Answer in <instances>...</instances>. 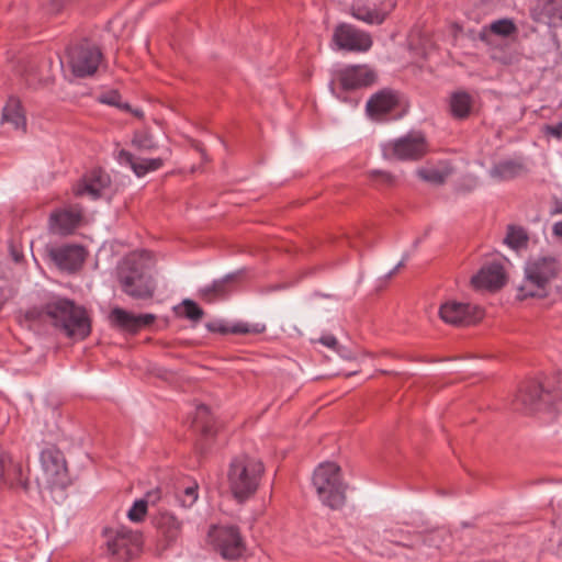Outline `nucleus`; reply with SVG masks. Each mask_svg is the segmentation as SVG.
Returning <instances> with one entry per match:
<instances>
[{"label": "nucleus", "mask_w": 562, "mask_h": 562, "mask_svg": "<svg viewBox=\"0 0 562 562\" xmlns=\"http://www.w3.org/2000/svg\"><path fill=\"white\" fill-rule=\"evenodd\" d=\"M26 326L41 331L44 325H50L69 338L82 340L91 331V323L85 307L67 297H54L42 307H32L24 314Z\"/></svg>", "instance_id": "1"}, {"label": "nucleus", "mask_w": 562, "mask_h": 562, "mask_svg": "<svg viewBox=\"0 0 562 562\" xmlns=\"http://www.w3.org/2000/svg\"><path fill=\"white\" fill-rule=\"evenodd\" d=\"M151 254L147 250L126 256L117 266V279L124 293L136 300L153 297L156 284L150 276Z\"/></svg>", "instance_id": "2"}, {"label": "nucleus", "mask_w": 562, "mask_h": 562, "mask_svg": "<svg viewBox=\"0 0 562 562\" xmlns=\"http://www.w3.org/2000/svg\"><path fill=\"white\" fill-rule=\"evenodd\" d=\"M562 271V261L554 256H538L530 258L525 265V277L517 286V299H543L549 294L550 283Z\"/></svg>", "instance_id": "3"}, {"label": "nucleus", "mask_w": 562, "mask_h": 562, "mask_svg": "<svg viewBox=\"0 0 562 562\" xmlns=\"http://www.w3.org/2000/svg\"><path fill=\"white\" fill-rule=\"evenodd\" d=\"M42 470L35 477L40 492L58 502L64 498V491L70 479L66 460L60 450L55 447L47 448L41 453Z\"/></svg>", "instance_id": "4"}, {"label": "nucleus", "mask_w": 562, "mask_h": 562, "mask_svg": "<svg viewBox=\"0 0 562 562\" xmlns=\"http://www.w3.org/2000/svg\"><path fill=\"white\" fill-rule=\"evenodd\" d=\"M263 471L260 460L247 454L235 457L227 472V481L234 498L244 502L251 497L259 486Z\"/></svg>", "instance_id": "5"}, {"label": "nucleus", "mask_w": 562, "mask_h": 562, "mask_svg": "<svg viewBox=\"0 0 562 562\" xmlns=\"http://www.w3.org/2000/svg\"><path fill=\"white\" fill-rule=\"evenodd\" d=\"M313 485L325 506L339 509L345 505L347 484L342 480L340 467L336 463H321L314 471Z\"/></svg>", "instance_id": "6"}, {"label": "nucleus", "mask_w": 562, "mask_h": 562, "mask_svg": "<svg viewBox=\"0 0 562 562\" xmlns=\"http://www.w3.org/2000/svg\"><path fill=\"white\" fill-rule=\"evenodd\" d=\"M376 72L368 65H350L335 70L329 82L330 92L341 99L337 91H353L372 86L376 81Z\"/></svg>", "instance_id": "7"}, {"label": "nucleus", "mask_w": 562, "mask_h": 562, "mask_svg": "<svg viewBox=\"0 0 562 562\" xmlns=\"http://www.w3.org/2000/svg\"><path fill=\"white\" fill-rule=\"evenodd\" d=\"M101 60L102 52L88 41H83L67 50V65L74 76L78 78L93 76Z\"/></svg>", "instance_id": "8"}, {"label": "nucleus", "mask_w": 562, "mask_h": 562, "mask_svg": "<svg viewBox=\"0 0 562 562\" xmlns=\"http://www.w3.org/2000/svg\"><path fill=\"white\" fill-rule=\"evenodd\" d=\"M106 547L109 553L117 561L127 562L142 550V533L124 527L115 531H106Z\"/></svg>", "instance_id": "9"}, {"label": "nucleus", "mask_w": 562, "mask_h": 562, "mask_svg": "<svg viewBox=\"0 0 562 562\" xmlns=\"http://www.w3.org/2000/svg\"><path fill=\"white\" fill-rule=\"evenodd\" d=\"M427 150L428 145L426 138L419 132H411L383 146V155L385 158H395L398 160H418Z\"/></svg>", "instance_id": "10"}, {"label": "nucleus", "mask_w": 562, "mask_h": 562, "mask_svg": "<svg viewBox=\"0 0 562 562\" xmlns=\"http://www.w3.org/2000/svg\"><path fill=\"white\" fill-rule=\"evenodd\" d=\"M210 537L216 550L226 560H237L246 550L240 532L234 526L214 527L210 531Z\"/></svg>", "instance_id": "11"}, {"label": "nucleus", "mask_w": 562, "mask_h": 562, "mask_svg": "<svg viewBox=\"0 0 562 562\" xmlns=\"http://www.w3.org/2000/svg\"><path fill=\"white\" fill-rule=\"evenodd\" d=\"M439 316L447 324L469 326L482 319L483 311L479 306L469 303L447 301L441 304Z\"/></svg>", "instance_id": "12"}, {"label": "nucleus", "mask_w": 562, "mask_h": 562, "mask_svg": "<svg viewBox=\"0 0 562 562\" xmlns=\"http://www.w3.org/2000/svg\"><path fill=\"white\" fill-rule=\"evenodd\" d=\"M333 41L339 49L351 52H367L372 46V40L368 33L347 23L336 26Z\"/></svg>", "instance_id": "13"}, {"label": "nucleus", "mask_w": 562, "mask_h": 562, "mask_svg": "<svg viewBox=\"0 0 562 562\" xmlns=\"http://www.w3.org/2000/svg\"><path fill=\"white\" fill-rule=\"evenodd\" d=\"M46 251L58 269L67 272L77 271L82 266L87 255L82 246L72 244L47 247Z\"/></svg>", "instance_id": "14"}, {"label": "nucleus", "mask_w": 562, "mask_h": 562, "mask_svg": "<svg viewBox=\"0 0 562 562\" xmlns=\"http://www.w3.org/2000/svg\"><path fill=\"white\" fill-rule=\"evenodd\" d=\"M394 7L395 3L392 0H382L379 4L355 0L350 13L357 20L368 24H382Z\"/></svg>", "instance_id": "15"}, {"label": "nucleus", "mask_w": 562, "mask_h": 562, "mask_svg": "<svg viewBox=\"0 0 562 562\" xmlns=\"http://www.w3.org/2000/svg\"><path fill=\"white\" fill-rule=\"evenodd\" d=\"M53 60L50 58L41 61L30 59L22 61L19 68V74L24 77L29 87L36 88L37 86H48L54 81V76L50 72Z\"/></svg>", "instance_id": "16"}, {"label": "nucleus", "mask_w": 562, "mask_h": 562, "mask_svg": "<svg viewBox=\"0 0 562 562\" xmlns=\"http://www.w3.org/2000/svg\"><path fill=\"white\" fill-rule=\"evenodd\" d=\"M0 482L11 488H29L27 476L24 475L22 464L0 446Z\"/></svg>", "instance_id": "17"}, {"label": "nucleus", "mask_w": 562, "mask_h": 562, "mask_svg": "<svg viewBox=\"0 0 562 562\" xmlns=\"http://www.w3.org/2000/svg\"><path fill=\"white\" fill-rule=\"evenodd\" d=\"M110 322L113 326L128 333H137L143 327L151 325L156 316L154 314L135 315L121 307H114L110 313Z\"/></svg>", "instance_id": "18"}, {"label": "nucleus", "mask_w": 562, "mask_h": 562, "mask_svg": "<svg viewBox=\"0 0 562 562\" xmlns=\"http://www.w3.org/2000/svg\"><path fill=\"white\" fill-rule=\"evenodd\" d=\"M471 283L475 289L498 290L505 284V272L501 263L493 262L481 268L472 277Z\"/></svg>", "instance_id": "19"}, {"label": "nucleus", "mask_w": 562, "mask_h": 562, "mask_svg": "<svg viewBox=\"0 0 562 562\" xmlns=\"http://www.w3.org/2000/svg\"><path fill=\"white\" fill-rule=\"evenodd\" d=\"M536 22L558 27L562 25V0H537L531 10Z\"/></svg>", "instance_id": "20"}, {"label": "nucleus", "mask_w": 562, "mask_h": 562, "mask_svg": "<svg viewBox=\"0 0 562 562\" xmlns=\"http://www.w3.org/2000/svg\"><path fill=\"white\" fill-rule=\"evenodd\" d=\"M542 393L543 389L539 382L535 380L525 382L516 395V408L525 412L536 411L541 402Z\"/></svg>", "instance_id": "21"}, {"label": "nucleus", "mask_w": 562, "mask_h": 562, "mask_svg": "<svg viewBox=\"0 0 562 562\" xmlns=\"http://www.w3.org/2000/svg\"><path fill=\"white\" fill-rule=\"evenodd\" d=\"M398 103V94L390 89H383L374 93L367 102V113L371 117L378 119L391 112Z\"/></svg>", "instance_id": "22"}, {"label": "nucleus", "mask_w": 562, "mask_h": 562, "mask_svg": "<svg viewBox=\"0 0 562 562\" xmlns=\"http://www.w3.org/2000/svg\"><path fill=\"white\" fill-rule=\"evenodd\" d=\"M82 217V210L78 206L64 209L50 215L53 229L60 234H70L79 224Z\"/></svg>", "instance_id": "23"}, {"label": "nucleus", "mask_w": 562, "mask_h": 562, "mask_svg": "<svg viewBox=\"0 0 562 562\" xmlns=\"http://www.w3.org/2000/svg\"><path fill=\"white\" fill-rule=\"evenodd\" d=\"M518 27L512 19L504 18L493 21L488 25L482 27L479 37L482 42L491 44L492 37L509 38L517 35Z\"/></svg>", "instance_id": "24"}, {"label": "nucleus", "mask_w": 562, "mask_h": 562, "mask_svg": "<svg viewBox=\"0 0 562 562\" xmlns=\"http://www.w3.org/2000/svg\"><path fill=\"white\" fill-rule=\"evenodd\" d=\"M117 160L122 165L131 167L137 177H143L149 171L159 169L164 161L161 158L153 159H139L135 158L133 154L125 149H121L116 156Z\"/></svg>", "instance_id": "25"}, {"label": "nucleus", "mask_w": 562, "mask_h": 562, "mask_svg": "<svg viewBox=\"0 0 562 562\" xmlns=\"http://www.w3.org/2000/svg\"><path fill=\"white\" fill-rule=\"evenodd\" d=\"M108 176L100 170H95L76 187L75 194L78 196L88 194L92 199H98L101 195L102 189L108 186Z\"/></svg>", "instance_id": "26"}, {"label": "nucleus", "mask_w": 562, "mask_h": 562, "mask_svg": "<svg viewBox=\"0 0 562 562\" xmlns=\"http://www.w3.org/2000/svg\"><path fill=\"white\" fill-rule=\"evenodd\" d=\"M2 123L11 124L14 130H24L26 119L21 101L15 97H10L2 110Z\"/></svg>", "instance_id": "27"}, {"label": "nucleus", "mask_w": 562, "mask_h": 562, "mask_svg": "<svg viewBox=\"0 0 562 562\" xmlns=\"http://www.w3.org/2000/svg\"><path fill=\"white\" fill-rule=\"evenodd\" d=\"M236 274H227L220 280H215L211 285H206L200 290V295L207 302H213L217 297H224L233 288Z\"/></svg>", "instance_id": "28"}, {"label": "nucleus", "mask_w": 562, "mask_h": 562, "mask_svg": "<svg viewBox=\"0 0 562 562\" xmlns=\"http://www.w3.org/2000/svg\"><path fill=\"white\" fill-rule=\"evenodd\" d=\"M453 172V168L447 164L441 162L436 167H426L417 170V175L424 181L432 184H442Z\"/></svg>", "instance_id": "29"}, {"label": "nucleus", "mask_w": 562, "mask_h": 562, "mask_svg": "<svg viewBox=\"0 0 562 562\" xmlns=\"http://www.w3.org/2000/svg\"><path fill=\"white\" fill-rule=\"evenodd\" d=\"M521 169V164L516 160H502L490 169V176L497 181H507L516 178Z\"/></svg>", "instance_id": "30"}, {"label": "nucleus", "mask_w": 562, "mask_h": 562, "mask_svg": "<svg viewBox=\"0 0 562 562\" xmlns=\"http://www.w3.org/2000/svg\"><path fill=\"white\" fill-rule=\"evenodd\" d=\"M207 328L211 331L221 334H260L265 331L266 326L260 324L236 323L228 327L218 323H209Z\"/></svg>", "instance_id": "31"}, {"label": "nucleus", "mask_w": 562, "mask_h": 562, "mask_svg": "<svg viewBox=\"0 0 562 562\" xmlns=\"http://www.w3.org/2000/svg\"><path fill=\"white\" fill-rule=\"evenodd\" d=\"M157 528L167 542L171 543L179 537L181 524L173 515L165 513L157 519Z\"/></svg>", "instance_id": "32"}, {"label": "nucleus", "mask_w": 562, "mask_h": 562, "mask_svg": "<svg viewBox=\"0 0 562 562\" xmlns=\"http://www.w3.org/2000/svg\"><path fill=\"white\" fill-rule=\"evenodd\" d=\"M450 110L454 117H467L471 110V97L463 91L454 92L450 98Z\"/></svg>", "instance_id": "33"}, {"label": "nucleus", "mask_w": 562, "mask_h": 562, "mask_svg": "<svg viewBox=\"0 0 562 562\" xmlns=\"http://www.w3.org/2000/svg\"><path fill=\"white\" fill-rule=\"evenodd\" d=\"M528 234L527 231L520 226L509 225L507 228L506 237L504 243L515 250L527 248L528 246Z\"/></svg>", "instance_id": "34"}, {"label": "nucleus", "mask_w": 562, "mask_h": 562, "mask_svg": "<svg viewBox=\"0 0 562 562\" xmlns=\"http://www.w3.org/2000/svg\"><path fill=\"white\" fill-rule=\"evenodd\" d=\"M193 427L201 431L204 437H212L215 434L212 425V418L210 416V409L206 405L202 404L196 407Z\"/></svg>", "instance_id": "35"}, {"label": "nucleus", "mask_w": 562, "mask_h": 562, "mask_svg": "<svg viewBox=\"0 0 562 562\" xmlns=\"http://www.w3.org/2000/svg\"><path fill=\"white\" fill-rule=\"evenodd\" d=\"M132 145L142 151H153L157 148V144L154 140L153 135L147 131L135 132L132 139Z\"/></svg>", "instance_id": "36"}, {"label": "nucleus", "mask_w": 562, "mask_h": 562, "mask_svg": "<svg viewBox=\"0 0 562 562\" xmlns=\"http://www.w3.org/2000/svg\"><path fill=\"white\" fill-rule=\"evenodd\" d=\"M181 307L183 308V316L194 323L200 322L204 316L203 310L190 299L183 300Z\"/></svg>", "instance_id": "37"}, {"label": "nucleus", "mask_w": 562, "mask_h": 562, "mask_svg": "<svg viewBox=\"0 0 562 562\" xmlns=\"http://www.w3.org/2000/svg\"><path fill=\"white\" fill-rule=\"evenodd\" d=\"M148 499L136 501L127 513L130 520L134 522H140L144 520L147 514Z\"/></svg>", "instance_id": "38"}, {"label": "nucleus", "mask_w": 562, "mask_h": 562, "mask_svg": "<svg viewBox=\"0 0 562 562\" xmlns=\"http://www.w3.org/2000/svg\"><path fill=\"white\" fill-rule=\"evenodd\" d=\"M120 99H121V95L116 90H111V91L104 92L99 98L100 102H102L104 104L130 110L128 104H122L120 102Z\"/></svg>", "instance_id": "39"}, {"label": "nucleus", "mask_w": 562, "mask_h": 562, "mask_svg": "<svg viewBox=\"0 0 562 562\" xmlns=\"http://www.w3.org/2000/svg\"><path fill=\"white\" fill-rule=\"evenodd\" d=\"M371 179L375 180L376 182L384 184V186H392L395 182L394 176H392L389 172L381 171V170H372L370 171Z\"/></svg>", "instance_id": "40"}, {"label": "nucleus", "mask_w": 562, "mask_h": 562, "mask_svg": "<svg viewBox=\"0 0 562 562\" xmlns=\"http://www.w3.org/2000/svg\"><path fill=\"white\" fill-rule=\"evenodd\" d=\"M198 498V485L188 486L183 491V496L180 498L181 503L186 507L192 506Z\"/></svg>", "instance_id": "41"}, {"label": "nucleus", "mask_w": 562, "mask_h": 562, "mask_svg": "<svg viewBox=\"0 0 562 562\" xmlns=\"http://www.w3.org/2000/svg\"><path fill=\"white\" fill-rule=\"evenodd\" d=\"M476 186H477V178L470 175V176H465L462 178V180L458 184L457 190L459 192L467 193V192L473 191L476 188Z\"/></svg>", "instance_id": "42"}, {"label": "nucleus", "mask_w": 562, "mask_h": 562, "mask_svg": "<svg viewBox=\"0 0 562 562\" xmlns=\"http://www.w3.org/2000/svg\"><path fill=\"white\" fill-rule=\"evenodd\" d=\"M544 133L555 138H562V122L555 125H546Z\"/></svg>", "instance_id": "43"}, {"label": "nucleus", "mask_w": 562, "mask_h": 562, "mask_svg": "<svg viewBox=\"0 0 562 562\" xmlns=\"http://www.w3.org/2000/svg\"><path fill=\"white\" fill-rule=\"evenodd\" d=\"M319 341L331 349H334L336 352H340V346L337 341V339L334 336H323Z\"/></svg>", "instance_id": "44"}, {"label": "nucleus", "mask_w": 562, "mask_h": 562, "mask_svg": "<svg viewBox=\"0 0 562 562\" xmlns=\"http://www.w3.org/2000/svg\"><path fill=\"white\" fill-rule=\"evenodd\" d=\"M159 497H160V495H159L158 491H151L146 494L144 499H148V504L149 503L154 504L159 499Z\"/></svg>", "instance_id": "45"}, {"label": "nucleus", "mask_w": 562, "mask_h": 562, "mask_svg": "<svg viewBox=\"0 0 562 562\" xmlns=\"http://www.w3.org/2000/svg\"><path fill=\"white\" fill-rule=\"evenodd\" d=\"M11 256L15 262H20L23 259V254L16 250L13 246L10 247Z\"/></svg>", "instance_id": "46"}, {"label": "nucleus", "mask_w": 562, "mask_h": 562, "mask_svg": "<svg viewBox=\"0 0 562 562\" xmlns=\"http://www.w3.org/2000/svg\"><path fill=\"white\" fill-rule=\"evenodd\" d=\"M552 233L553 235L562 239V222H558L553 225Z\"/></svg>", "instance_id": "47"}, {"label": "nucleus", "mask_w": 562, "mask_h": 562, "mask_svg": "<svg viewBox=\"0 0 562 562\" xmlns=\"http://www.w3.org/2000/svg\"><path fill=\"white\" fill-rule=\"evenodd\" d=\"M551 214H562V200L555 202L554 209L551 211Z\"/></svg>", "instance_id": "48"}, {"label": "nucleus", "mask_w": 562, "mask_h": 562, "mask_svg": "<svg viewBox=\"0 0 562 562\" xmlns=\"http://www.w3.org/2000/svg\"><path fill=\"white\" fill-rule=\"evenodd\" d=\"M404 266V261H401L392 271H390L387 274H386V278H392L400 268H402Z\"/></svg>", "instance_id": "49"}, {"label": "nucleus", "mask_w": 562, "mask_h": 562, "mask_svg": "<svg viewBox=\"0 0 562 562\" xmlns=\"http://www.w3.org/2000/svg\"><path fill=\"white\" fill-rule=\"evenodd\" d=\"M341 357L350 359L351 355L349 351H347L344 347L340 346V352H338Z\"/></svg>", "instance_id": "50"}, {"label": "nucleus", "mask_w": 562, "mask_h": 562, "mask_svg": "<svg viewBox=\"0 0 562 562\" xmlns=\"http://www.w3.org/2000/svg\"><path fill=\"white\" fill-rule=\"evenodd\" d=\"M57 58H58L59 67L63 68V60L59 57H57Z\"/></svg>", "instance_id": "51"}, {"label": "nucleus", "mask_w": 562, "mask_h": 562, "mask_svg": "<svg viewBox=\"0 0 562 562\" xmlns=\"http://www.w3.org/2000/svg\"><path fill=\"white\" fill-rule=\"evenodd\" d=\"M200 150V153L202 154V156H205V153L202 148H198Z\"/></svg>", "instance_id": "52"}]
</instances>
